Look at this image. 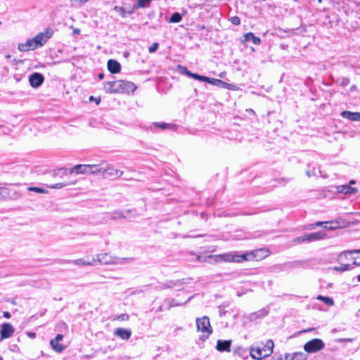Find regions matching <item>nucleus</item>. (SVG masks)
<instances>
[{"mask_svg": "<svg viewBox=\"0 0 360 360\" xmlns=\"http://www.w3.org/2000/svg\"><path fill=\"white\" fill-rule=\"evenodd\" d=\"M359 190L357 188L350 186V185L344 184L340 186H330L319 191L317 199L328 198H333L335 194H344L348 196L356 195Z\"/></svg>", "mask_w": 360, "mask_h": 360, "instance_id": "nucleus-1", "label": "nucleus"}, {"mask_svg": "<svg viewBox=\"0 0 360 360\" xmlns=\"http://www.w3.org/2000/svg\"><path fill=\"white\" fill-rule=\"evenodd\" d=\"M52 34L53 32L49 30L39 33L34 37L27 39L25 43L19 44L18 49L22 52H26L42 46L51 37Z\"/></svg>", "mask_w": 360, "mask_h": 360, "instance_id": "nucleus-2", "label": "nucleus"}, {"mask_svg": "<svg viewBox=\"0 0 360 360\" xmlns=\"http://www.w3.org/2000/svg\"><path fill=\"white\" fill-rule=\"evenodd\" d=\"M252 253H245L239 255L236 252L224 253L217 255H210L209 258L214 259L216 262H241L243 261L249 260L252 257Z\"/></svg>", "mask_w": 360, "mask_h": 360, "instance_id": "nucleus-3", "label": "nucleus"}, {"mask_svg": "<svg viewBox=\"0 0 360 360\" xmlns=\"http://www.w3.org/2000/svg\"><path fill=\"white\" fill-rule=\"evenodd\" d=\"M132 261L133 258L131 257H119L109 253L98 254L96 259V262H98L103 265L124 264Z\"/></svg>", "mask_w": 360, "mask_h": 360, "instance_id": "nucleus-4", "label": "nucleus"}, {"mask_svg": "<svg viewBox=\"0 0 360 360\" xmlns=\"http://www.w3.org/2000/svg\"><path fill=\"white\" fill-rule=\"evenodd\" d=\"M274 345L273 341L269 340L264 346H252L250 348V356L258 360L269 356L273 352Z\"/></svg>", "mask_w": 360, "mask_h": 360, "instance_id": "nucleus-5", "label": "nucleus"}, {"mask_svg": "<svg viewBox=\"0 0 360 360\" xmlns=\"http://www.w3.org/2000/svg\"><path fill=\"white\" fill-rule=\"evenodd\" d=\"M195 321L198 332H200L202 333L200 336V339L202 341H205L212 333L210 319L207 316H205L201 318H197Z\"/></svg>", "mask_w": 360, "mask_h": 360, "instance_id": "nucleus-6", "label": "nucleus"}, {"mask_svg": "<svg viewBox=\"0 0 360 360\" xmlns=\"http://www.w3.org/2000/svg\"><path fill=\"white\" fill-rule=\"evenodd\" d=\"M324 347L325 344L322 340L314 338L306 342L303 348L306 352L312 354L321 351Z\"/></svg>", "mask_w": 360, "mask_h": 360, "instance_id": "nucleus-7", "label": "nucleus"}, {"mask_svg": "<svg viewBox=\"0 0 360 360\" xmlns=\"http://www.w3.org/2000/svg\"><path fill=\"white\" fill-rule=\"evenodd\" d=\"M105 172L103 174V179H117L120 177L123 172L115 169L111 165L104 162Z\"/></svg>", "mask_w": 360, "mask_h": 360, "instance_id": "nucleus-8", "label": "nucleus"}, {"mask_svg": "<svg viewBox=\"0 0 360 360\" xmlns=\"http://www.w3.org/2000/svg\"><path fill=\"white\" fill-rule=\"evenodd\" d=\"M323 226L326 229L335 230L340 227V224L338 221H316L314 224H309L307 226V229H314L316 227Z\"/></svg>", "mask_w": 360, "mask_h": 360, "instance_id": "nucleus-9", "label": "nucleus"}, {"mask_svg": "<svg viewBox=\"0 0 360 360\" xmlns=\"http://www.w3.org/2000/svg\"><path fill=\"white\" fill-rule=\"evenodd\" d=\"M104 90L108 94H120V80L110 81L104 83Z\"/></svg>", "mask_w": 360, "mask_h": 360, "instance_id": "nucleus-10", "label": "nucleus"}, {"mask_svg": "<svg viewBox=\"0 0 360 360\" xmlns=\"http://www.w3.org/2000/svg\"><path fill=\"white\" fill-rule=\"evenodd\" d=\"M15 329L9 323H4L1 326V338L0 340L9 338L13 336Z\"/></svg>", "mask_w": 360, "mask_h": 360, "instance_id": "nucleus-11", "label": "nucleus"}, {"mask_svg": "<svg viewBox=\"0 0 360 360\" xmlns=\"http://www.w3.org/2000/svg\"><path fill=\"white\" fill-rule=\"evenodd\" d=\"M90 164L89 165H77L75 167L68 169L70 174L75 173L77 174H90Z\"/></svg>", "mask_w": 360, "mask_h": 360, "instance_id": "nucleus-12", "label": "nucleus"}, {"mask_svg": "<svg viewBox=\"0 0 360 360\" xmlns=\"http://www.w3.org/2000/svg\"><path fill=\"white\" fill-rule=\"evenodd\" d=\"M44 80V76L38 72L33 73L29 78L30 85L34 88H37L41 86Z\"/></svg>", "mask_w": 360, "mask_h": 360, "instance_id": "nucleus-13", "label": "nucleus"}, {"mask_svg": "<svg viewBox=\"0 0 360 360\" xmlns=\"http://www.w3.org/2000/svg\"><path fill=\"white\" fill-rule=\"evenodd\" d=\"M121 93L134 92L136 86L131 82L120 80Z\"/></svg>", "mask_w": 360, "mask_h": 360, "instance_id": "nucleus-14", "label": "nucleus"}, {"mask_svg": "<svg viewBox=\"0 0 360 360\" xmlns=\"http://www.w3.org/2000/svg\"><path fill=\"white\" fill-rule=\"evenodd\" d=\"M114 335L122 340H128L131 336V331L129 329L117 328L115 330Z\"/></svg>", "mask_w": 360, "mask_h": 360, "instance_id": "nucleus-15", "label": "nucleus"}, {"mask_svg": "<svg viewBox=\"0 0 360 360\" xmlns=\"http://www.w3.org/2000/svg\"><path fill=\"white\" fill-rule=\"evenodd\" d=\"M90 174L100 175L103 177V174L105 172L104 162L100 164H90Z\"/></svg>", "mask_w": 360, "mask_h": 360, "instance_id": "nucleus-16", "label": "nucleus"}, {"mask_svg": "<svg viewBox=\"0 0 360 360\" xmlns=\"http://www.w3.org/2000/svg\"><path fill=\"white\" fill-rule=\"evenodd\" d=\"M108 69L111 73L116 74L120 72L121 66L117 60L110 59L108 61Z\"/></svg>", "mask_w": 360, "mask_h": 360, "instance_id": "nucleus-17", "label": "nucleus"}, {"mask_svg": "<svg viewBox=\"0 0 360 360\" xmlns=\"http://www.w3.org/2000/svg\"><path fill=\"white\" fill-rule=\"evenodd\" d=\"M231 345V340H218L217 343V349L220 352H229Z\"/></svg>", "mask_w": 360, "mask_h": 360, "instance_id": "nucleus-18", "label": "nucleus"}, {"mask_svg": "<svg viewBox=\"0 0 360 360\" xmlns=\"http://www.w3.org/2000/svg\"><path fill=\"white\" fill-rule=\"evenodd\" d=\"M72 263L75 265L80 266H94L96 264V259L94 257H92L91 259H89V258H88L87 259L80 258L73 260Z\"/></svg>", "mask_w": 360, "mask_h": 360, "instance_id": "nucleus-19", "label": "nucleus"}, {"mask_svg": "<svg viewBox=\"0 0 360 360\" xmlns=\"http://www.w3.org/2000/svg\"><path fill=\"white\" fill-rule=\"evenodd\" d=\"M341 116L352 121H360V112L345 110L341 112Z\"/></svg>", "mask_w": 360, "mask_h": 360, "instance_id": "nucleus-20", "label": "nucleus"}, {"mask_svg": "<svg viewBox=\"0 0 360 360\" xmlns=\"http://www.w3.org/2000/svg\"><path fill=\"white\" fill-rule=\"evenodd\" d=\"M177 70L181 74L186 75L189 77L193 78L196 80H199L200 79V75L191 72L184 66L179 65L177 67Z\"/></svg>", "mask_w": 360, "mask_h": 360, "instance_id": "nucleus-21", "label": "nucleus"}, {"mask_svg": "<svg viewBox=\"0 0 360 360\" xmlns=\"http://www.w3.org/2000/svg\"><path fill=\"white\" fill-rule=\"evenodd\" d=\"M326 236V234L325 232L323 231H319L315 232L312 233H307V239L309 242L315 241V240H319L324 239Z\"/></svg>", "mask_w": 360, "mask_h": 360, "instance_id": "nucleus-22", "label": "nucleus"}, {"mask_svg": "<svg viewBox=\"0 0 360 360\" xmlns=\"http://www.w3.org/2000/svg\"><path fill=\"white\" fill-rule=\"evenodd\" d=\"M198 81L200 82H207L209 84H211L214 86H217L220 87L221 83V80L219 79H214V78H210L205 76L200 75V79Z\"/></svg>", "mask_w": 360, "mask_h": 360, "instance_id": "nucleus-23", "label": "nucleus"}, {"mask_svg": "<svg viewBox=\"0 0 360 360\" xmlns=\"http://www.w3.org/2000/svg\"><path fill=\"white\" fill-rule=\"evenodd\" d=\"M268 314V310L266 309H262L257 312L252 313L250 316V319L253 321L257 319L265 316Z\"/></svg>", "mask_w": 360, "mask_h": 360, "instance_id": "nucleus-24", "label": "nucleus"}, {"mask_svg": "<svg viewBox=\"0 0 360 360\" xmlns=\"http://www.w3.org/2000/svg\"><path fill=\"white\" fill-rule=\"evenodd\" d=\"M133 211L131 210H127L124 211H122L119 212V217H122L129 220L132 219L135 216L139 215L137 213H132Z\"/></svg>", "mask_w": 360, "mask_h": 360, "instance_id": "nucleus-25", "label": "nucleus"}, {"mask_svg": "<svg viewBox=\"0 0 360 360\" xmlns=\"http://www.w3.org/2000/svg\"><path fill=\"white\" fill-rule=\"evenodd\" d=\"M354 253H360V249L353 250H347L341 252L338 256V260L340 262H342L345 259L348 258L349 255H351Z\"/></svg>", "mask_w": 360, "mask_h": 360, "instance_id": "nucleus-26", "label": "nucleus"}, {"mask_svg": "<svg viewBox=\"0 0 360 360\" xmlns=\"http://www.w3.org/2000/svg\"><path fill=\"white\" fill-rule=\"evenodd\" d=\"M245 41H252L254 44L258 45L261 42V39L259 37H257L252 32L246 33L244 35Z\"/></svg>", "mask_w": 360, "mask_h": 360, "instance_id": "nucleus-27", "label": "nucleus"}, {"mask_svg": "<svg viewBox=\"0 0 360 360\" xmlns=\"http://www.w3.org/2000/svg\"><path fill=\"white\" fill-rule=\"evenodd\" d=\"M75 184V181H64V182H62V183H58V184H56L54 185H52L51 186V188H55V189H60L63 187H65V186H72V185H74Z\"/></svg>", "mask_w": 360, "mask_h": 360, "instance_id": "nucleus-28", "label": "nucleus"}, {"mask_svg": "<svg viewBox=\"0 0 360 360\" xmlns=\"http://www.w3.org/2000/svg\"><path fill=\"white\" fill-rule=\"evenodd\" d=\"M317 300L323 301L328 306H333L334 304V301L332 298L328 297H324L323 295H318L316 297Z\"/></svg>", "mask_w": 360, "mask_h": 360, "instance_id": "nucleus-29", "label": "nucleus"}, {"mask_svg": "<svg viewBox=\"0 0 360 360\" xmlns=\"http://www.w3.org/2000/svg\"><path fill=\"white\" fill-rule=\"evenodd\" d=\"M182 19L181 14L178 12L174 13L169 20V22L176 23L179 22Z\"/></svg>", "mask_w": 360, "mask_h": 360, "instance_id": "nucleus-30", "label": "nucleus"}, {"mask_svg": "<svg viewBox=\"0 0 360 360\" xmlns=\"http://www.w3.org/2000/svg\"><path fill=\"white\" fill-rule=\"evenodd\" d=\"M114 10L123 18L126 17L127 13V14L132 13V11H126L123 7H120V6H115Z\"/></svg>", "mask_w": 360, "mask_h": 360, "instance_id": "nucleus-31", "label": "nucleus"}, {"mask_svg": "<svg viewBox=\"0 0 360 360\" xmlns=\"http://www.w3.org/2000/svg\"><path fill=\"white\" fill-rule=\"evenodd\" d=\"M307 356L303 352L294 353L291 357L292 360H307Z\"/></svg>", "mask_w": 360, "mask_h": 360, "instance_id": "nucleus-32", "label": "nucleus"}, {"mask_svg": "<svg viewBox=\"0 0 360 360\" xmlns=\"http://www.w3.org/2000/svg\"><path fill=\"white\" fill-rule=\"evenodd\" d=\"M53 348V349L57 352H61L65 349V347L59 344L58 342H53V344H50Z\"/></svg>", "mask_w": 360, "mask_h": 360, "instance_id": "nucleus-33", "label": "nucleus"}, {"mask_svg": "<svg viewBox=\"0 0 360 360\" xmlns=\"http://www.w3.org/2000/svg\"><path fill=\"white\" fill-rule=\"evenodd\" d=\"M351 269H352V267L350 266L349 264H341L340 266L334 267V270H335L337 271H345L350 270Z\"/></svg>", "mask_w": 360, "mask_h": 360, "instance_id": "nucleus-34", "label": "nucleus"}, {"mask_svg": "<svg viewBox=\"0 0 360 360\" xmlns=\"http://www.w3.org/2000/svg\"><path fill=\"white\" fill-rule=\"evenodd\" d=\"M27 191H34V192H36L37 193H46V190H44L42 188H39V187H28L27 188Z\"/></svg>", "mask_w": 360, "mask_h": 360, "instance_id": "nucleus-35", "label": "nucleus"}, {"mask_svg": "<svg viewBox=\"0 0 360 360\" xmlns=\"http://www.w3.org/2000/svg\"><path fill=\"white\" fill-rule=\"evenodd\" d=\"M129 319V316L127 314H121L114 319V320L126 321Z\"/></svg>", "mask_w": 360, "mask_h": 360, "instance_id": "nucleus-36", "label": "nucleus"}, {"mask_svg": "<svg viewBox=\"0 0 360 360\" xmlns=\"http://www.w3.org/2000/svg\"><path fill=\"white\" fill-rule=\"evenodd\" d=\"M151 0H138L137 5L140 8L147 7Z\"/></svg>", "mask_w": 360, "mask_h": 360, "instance_id": "nucleus-37", "label": "nucleus"}, {"mask_svg": "<svg viewBox=\"0 0 360 360\" xmlns=\"http://www.w3.org/2000/svg\"><path fill=\"white\" fill-rule=\"evenodd\" d=\"M307 238V233L304 234V236H300L294 239V242L297 243H303L305 241H308Z\"/></svg>", "mask_w": 360, "mask_h": 360, "instance_id": "nucleus-38", "label": "nucleus"}, {"mask_svg": "<svg viewBox=\"0 0 360 360\" xmlns=\"http://www.w3.org/2000/svg\"><path fill=\"white\" fill-rule=\"evenodd\" d=\"M221 83L222 84H221V86H220L221 88H224V89H230V90L234 89L233 84H229L222 80H221Z\"/></svg>", "mask_w": 360, "mask_h": 360, "instance_id": "nucleus-39", "label": "nucleus"}, {"mask_svg": "<svg viewBox=\"0 0 360 360\" xmlns=\"http://www.w3.org/2000/svg\"><path fill=\"white\" fill-rule=\"evenodd\" d=\"M231 22L235 25H238L240 23V19L238 16H233L229 20Z\"/></svg>", "mask_w": 360, "mask_h": 360, "instance_id": "nucleus-40", "label": "nucleus"}, {"mask_svg": "<svg viewBox=\"0 0 360 360\" xmlns=\"http://www.w3.org/2000/svg\"><path fill=\"white\" fill-rule=\"evenodd\" d=\"M158 43L155 42V43H153L148 49V51L150 53H154L155 51H157V49H158Z\"/></svg>", "mask_w": 360, "mask_h": 360, "instance_id": "nucleus-41", "label": "nucleus"}, {"mask_svg": "<svg viewBox=\"0 0 360 360\" xmlns=\"http://www.w3.org/2000/svg\"><path fill=\"white\" fill-rule=\"evenodd\" d=\"M63 339V335H61V334H58L54 339H52L50 341V344H53V342H59L62 341Z\"/></svg>", "mask_w": 360, "mask_h": 360, "instance_id": "nucleus-42", "label": "nucleus"}, {"mask_svg": "<svg viewBox=\"0 0 360 360\" xmlns=\"http://www.w3.org/2000/svg\"><path fill=\"white\" fill-rule=\"evenodd\" d=\"M349 82H350V80L349 78L342 77V79H340V83L342 86H345L349 84Z\"/></svg>", "mask_w": 360, "mask_h": 360, "instance_id": "nucleus-43", "label": "nucleus"}, {"mask_svg": "<svg viewBox=\"0 0 360 360\" xmlns=\"http://www.w3.org/2000/svg\"><path fill=\"white\" fill-rule=\"evenodd\" d=\"M190 300H191V297H189L186 301H185L183 303H176V302H175V301L174 300H172V302H171L169 307H172L179 306V305L184 304L186 303L188 301H189Z\"/></svg>", "mask_w": 360, "mask_h": 360, "instance_id": "nucleus-44", "label": "nucleus"}, {"mask_svg": "<svg viewBox=\"0 0 360 360\" xmlns=\"http://www.w3.org/2000/svg\"><path fill=\"white\" fill-rule=\"evenodd\" d=\"M7 191L5 188H0V200L4 199V195L7 194Z\"/></svg>", "mask_w": 360, "mask_h": 360, "instance_id": "nucleus-45", "label": "nucleus"}, {"mask_svg": "<svg viewBox=\"0 0 360 360\" xmlns=\"http://www.w3.org/2000/svg\"><path fill=\"white\" fill-rule=\"evenodd\" d=\"M154 124H155V126H157V127H160V128L162 129H165L167 128V127H168V124L165 123V122H162V123H158V122H155Z\"/></svg>", "mask_w": 360, "mask_h": 360, "instance_id": "nucleus-46", "label": "nucleus"}, {"mask_svg": "<svg viewBox=\"0 0 360 360\" xmlns=\"http://www.w3.org/2000/svg\"><path fill=\"white\" fill-rule=\"evenodd\" d=\"M306 174L308 177H311L312 176H314L315 175V172H314V169H313V170H307L306 172Z\"/></svg>", "mask_w": 360, "mask_h": 360, "instance_id": "nucleus-47", "label": "nucleus"}, {"mask_svg": "<svg viewBox=\"0 0 360 360\" xmlns=\"http://www.w3.org/2000/svg\"><path fill=\"white\" fill-rule=\"evenodd\" d=\"M353 340L352 338H340L338 339V341L340 342H352Z\"/></svg>", "mask_w": 360, "mask_h": 360, "instance_id": "nucleus-48", "label": "nucleus"}, {"mask_svg": "<svg viewBox=\"0 0 360 360\" xmlns=\"http://www.w3.org/2000/svg\"><path fill=\"white\" fill-rule=\"evenodd\" d=\"M73 34H79L80 33V30L79 28H75L72 32Z\"/></svg>", "mask_w": 360, "mask_h": 360, "instance_id": "nucleus-49", "label": "nucleus"}, {"mask_svg": "<svg viewBox=\"0 0 360 360\" xmlns=\"http://www.w3.org/2000/svg\"><path fill=\"white\" fill-rule=\"evenodd\" d=\"M4 316L6 319H9L11 318V314L8 311H4Z\"/></svg>", "mask_w": 360, "mask_h": 360, "instance_id": "nucleus-50", "label": "nucleus"}, {"mask_svg": "<svg viewBox=\"0 0 360 360\" xmlns=\"http://www.w3.org/2000/svg\"><path fill=\"white\" fill-rule=\"evenodd\" d=\"M291 357H292V356L290 354H285V358L283 360H292Z\"/></svg>", "mask_w": 360, "mask_h": 360, "instance_id": "nucleus-51", "label": "nucleus"}, {"mask_svg": "<svg viewBox=\"0 0 360 360\" xmlns=\"http://www.w3.org/2000/svg\"><path fill=\"white\" fill-rule=\"evenodd\" d=\"M28 336H29V337H30V338H35V336H36V335H35V333H28Z\"/></svg>", "mask_w": 360, "mask_h": 360, "instance_id": "nucleus-52", "label": "nucleus"}, {"mask_svg": "<svg viewBox=\"0 0 360 360\" xmlns=\"http://www.w3.org/2000/svg\"><path fill=\"white\" fill-rule=\"evenodd\" d=\"M356 184V181L355 180H350L349 182V184L348 185H350V186H352V185H354Z\"/></svg>", "mask_w": 360, "mask_h": 360, "instance_id": "nucleus-53", "label": "nucleus"}, {"mask_svg": "<svg viewBox=\"0 0 360 360\" xmlns=\"http://www.w3.org/2000/svg\"><path fill=\"white\" fill-rule=\"evenodd\" d=\"M98 77L99 79H103L104 78V74L100 73Z\"/></svg>", "mask_w": 360, "mask_h": 360, "instance_id": "nucleus-54", "label": "nucleus"}, {"mask_svg": "<svg viewBox=\"0 0 360 360\" xmlns=\"http://www.w3.org/2000/svg\"><path fill=\"white\" fill-rule=\"evenodd\" d=\"M313 330H314V328H308V329L304 330L302 332L303 333H308V332H310V331H311Z\"/></svg>", "mask_w": 360, "mask_h": 360, "instance_id": "nucleus-55", "label": "nucleus"}, {"mask_svg": "<svg viewBox=\"0 0 360 360\" xmlns=\"http://www.w3.org/2000/svg\"><path fill=\"white\" fill-rule=\"evenodd\" d=\"M353 264H354V265H356V266H360V262H356V261H354V262H353Z\"/></svg>", "mask_w": 360, "mask_h": 360, "instance_id": "nucleus-56", "label": "nucleus"}, {"mask_svg": "<svg viewBox=\"0 0 360 360\" xmlns=\"http://www.w3.org/2000/svg\"><path fill=\"white\" fill-rule=\"evenodd\" d=\"M357 280L359 282H360V274L357 276Z\"/></svg>", "mask_w": 360, "mask_h": 360, "instance_id": "nucleus-57", "label": "nucleus"}, {"mask_svg": "<svg viewBox=\"0 0 360 360\" xmlns=\"http://www.w3.org/2000/svg\"><path fill=\"white\" fill-rule=\"evenodd\" d=\"M277 360H283V358L282 356H281Z\"/></svg>", "mask_w": 360, "mask_h": 360, "instance_id": "nucleus-58", "label": "nucleus"}, {"mask_svg": "<svg viewBox=\"0 0 360 360\" xmlns=\"http://www.w3.org/2000/svg\"><path fill=\"white\" fill-rule=\"evenodd\" d=\"M197 259H198V260H199V261H201V260H200V256H198V257H197Z\"/></svg>", "mask_w": 360, "mask_h": 360, "instance_id": "nucleus-59", "label": "nucleus"}, {"mask_svg": "<svg viewBox=\"0 0 360 360\" xmlns=\"http://www.w3.org/2000/svg\"><path fill=\"white\" fill-rule=\"evenodd\" d=\"M356 261V262H360V260L357 261L356 259H354V262Z\"/></svg>", "mask_w": 360, "mask_h": 360, "instance_id": "nucleus-60", "label": "nucleus"}, {"mask_svg": "<svg viewBox=\"0 0 360 360\" xmlns=\"http://www.w3.org/2000/svg\"><path fill=\"white\" fill-rule=\"evenodd\" d=\"M90 100H93V96H92L90 97Z\"/></svg>", "mask_w": 360, "mask_h": 360, "instance_id": "nucleus-61", "label": "nucleus"}, {"mask_svg": "<svg viewBox=\"0 0 360 360\" xmlns=\"http://www.w3.org/2000/svg\"><path fill=\"white\" fill-rule=\"evenodd\" d=\"M0 360H3V359L1 357H0Z\"/></svg>", "mask_w": 360, "mask_h": 360, "instance_id": "nucleus-62", "label": "nucleus"}]
</instances>
